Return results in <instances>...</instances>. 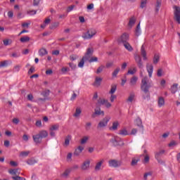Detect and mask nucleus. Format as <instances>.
Listing matches in <instances>:
<instances>
[{
    "label": "nucleus",
    "instance_id": "1",
    "mask_svg": "<svg viewBox=\"0 0 180 180\" xmlns=\"http://www.w3.org/2000/svg\"><path fill=\"white\" fill-rule=\"evenodd\" d=\"M151 85L150 84V82H148V77H145L141 80V89L146 94L148 92V89H150Z\"/></svg>",
    "mask_w": 180,
    "mask_h": 180
},
{
    "label": "nucleus",
    "instance_id": "2",
    "mask_svg": "<svg viewBox=\"0 0 180 180\" xmlns=\"http://www.w3.org/2000/svg\"><path fill=\"white\" fill-rule=\"evenodd\" d=\"M96 34V30L95 29H89L86 32H85L82 37L85 40H89Z\"/></svg>",
    "mask_w": 180,
    "mask_h": 180
},
{
    "label": "nucleus",
    "instance_id": "3",
    "mask_svg": "<svg viewBox=\"0 0 180 180\" xmlns=\"http://www.w3.org/2000/svg\"><path fill=\"white\" fill-rule=\"evenodd\" d=\"M110 142L115 147H117V146H124V145L123 140L122 139H120V137H119V136H115L110 141Z\"/></svg>",
    "mask_w": 180,
    "mask_h": 180
},
{
    "label": "nucleus",
    "instance_id": "4",
    "mask_svg": "<svg viewBox=\"0 0 180 180\" xmlns=\"http://www.w3.org/2000/svg\"><path fill=\"white\" fill-rule=\"evenodd\" d=\"M110 116H105V118L99 122L98 127H99V129H103L104 127H106V126H108V123L110 122Z\"/></svg>",
    "mask_w": 180,
    "mask_h": 180
},
{
    "label": "nucleus",
    "instance_id": "5",
    "mask_svg": "<svg viewBox=\"0 0 180 180\" xmlns=\"http://www.w3.org/2000/svg\"><path fill=\"white\" fill-rule=\"evenodd\" d=\"M136 102V94L134 92H131L126 99V103L127 105H133Z\"/></svg>",
    "mask_w": 180,
    "mask_h": 180
},
{
    "label": "nucleus",
    "instance_id": "6",
    "mask_svg": "<svg viewBox=\"0 0 180 180\" xmlns=\"http://www.w3.org/2000/svg\"><path fill=\"white\" fill-rule=\"evenodd\" d=\"M174 20L180 25V8L176 6L174 7Z\"/></svg>",
    "mask_w": 180,
    "mask_h": 180
},
{
    "label": "nucleus",
    "instance_id": "7",
    "mask_svg": "<svg viewBox=\"0 0 180 180\" xmlns=\"http://www.w3.org/2000/svg\"><path fill=\"white\" fill-rule=\"evenodd\" d=\"M94 53V49L89 48L87 49V51L86 53V54L84 55V56L82 58L86 62V61H89L91 60V57L92 56V54Z\"/></svg>",
    "mask_w": 180,
    "mask_h": 180
},
{
    "label": "nucleus",
    "instance_id": "8",
    "mask_svg": "<svg viewBox=\"0 0 180 180\" xmlns=\"http://www.w3.org/2000/svg\"><path fill=\"white\" fill-rule=\"evenodd\" d=\"M109 167H111L112 168H117L118 167H120L122 165V162L117 161L116 160H111L108 161Z\"/></svg>",
    "mask_w": 180,
    "mask_h": 180
},
{
    "label": "nucleus",
    "instance_id": "9",
    "mask_svg": "<svg viewBox=\"0 0 180 180\" xmlns=\"http://www.w3.org/2000/svg\"><path fill=\"white\" fill-rule=\"evenodd\" d=\"M134 59L139 68H141V69L144 68V65H143V61H141V57H140L139 55H135Z\"/></svg>",
    "mask_w": 180,
    "mask_h": 180
},
{
    "label": "nucleus",
    "instance_id": "10",
    "mask_svg": "<svg viewBox=\"0 0 180 180\" xmlns=\"http://www.w3.org/2000/svg\"><path fill=\"white\" fill-rule=\"evenodd\" d=\"M129 34L124 33L119 39H118V43H122L124 44V43H127V40H129Z\"/></svg>",
    "mask_w": 180,
    "mask_h": 180
},
{
    "label": "nucleus",
    "instance_id": "11",
    "mask_svg": "<svg viewBox=\"0 0 180 180\" xmlns=\"http://www.w3.org/2000/svg\"><path fill=\"white\" fill-rule=\"evenodd\" d=\"M165 153V150H160L159 152H157L155 155V158L157 160L159 164H164V162H162L161 160H160V157L162 155Z\"/></svg>",
    "mask_w": 180,
    "mask_h": 180
},
{
    "label": "nucleus",
    "instance_id": "12",
    "mask_svg": "<svg viewBox=\"0 0 180 180\" xmlns=\"http://www.w3.org/2000/svg\"><path fill=\"white\" fill-rule=\"evenodd\" d=\"M146 70L148 72L149 78H151V77H153V72H154V66H153L152 64L147 63Z\"/></svg>",
    "mask_w": 180,
    "mask_h": 180
},
{
    "label": "nucleus",
    "instance_id": "13",
    "mask_svg": "<svg viewBox=\"0 0 180 180\" xmlns=\"http://www.w3.org/2000/svg\"><path fill=\"white\" fill-rule=\"evenodd\" d=\"M119 126H120V122H119V121H115L112 122V126L110 127V130H111L112 131H116Z\"/></svg>",
    "mask_w": 180,
    "mask_h": 180
},
{
    "label": "nucleus",
    "instance_id": "14",
    "mask_svg": "<svg viewBox=\"0 0 180 180\" xmlns=\"http://www.w3.org/2000/svg\"><path fill=\"white\" fill-rule=\"evenodd\" d=\"M89 165H91V161L88 160L83 162L81 168L83 171H86L87 169H89Z\"/></svg>",
    "mask_w": 180,
    "mask_h": 180
},
{
    "label": "nucleus",
    "instance_id": "15",
    "mask_svg": "<svg viewBox=\"0 0 180 180\" xmlns=\"http://www.w3.org/2000/svg\"><path fill=\"white\" fill-rule=\"evenodd\" d=\"M158 108H162V106H165V99H164V97L162 96L158 97Z\"/></svg>",
    "mask_w": 180,
    "mask_h": 180
},
{
    "label": "nucleus",
    "instance_id": "16",
    "mask_svg": "<svg viewBox=\"0 0 180 180\" xmlns=\"http://www.w3.org/2000/svg\"><path fill=\"white\" fill-rule=\"evenodd\" d=\"M84 146H79L78 148H77L74 152V155L76 157H78L79 155H81V153L84 151Z\"/></svg>",
    "mask_w": 180,
    "mask_h": 180
},
{
    "label": "nucleus",
    "instance_id": "17",
    "mask_svg": "<svg viewBox=\"0 0 180 180\" xmlns=\"http://www.w3.org/2000/svg\"><path fill=\"white\" fill-rule=\"evenodd\" d=\"M102 78L97 77L95 79L94 82L93 83V86H96V88L101 86V84H102Z\"/></svg>",
    "mask_w": 180,
    "mask_h": 180
},
{
    "label": "nucleus",
    "instance_id": "18",
    "mask_svg": "<svg viewBox=\"0 0 180 180\" xmlns=\"http://www.w3.org/2000/svg\"><path fill=\"white\" fill-rule=\"evenodd\" d=\"M32 139L35 144H40V143H41L42 138L39 135V134L32 136Z\"/></svg>",
    "mask_w": 180,
    "mask_h": 180
},
{
    "label": "nucleus",
    "instance_id": "19",
    "mask_svg": "<svg viewBox=\"0 0 180 180\" xmlns=\"http://www.w3.org/2000/svg\"><path fill=\"white\" fill-rule=\"evenodd\" d=\"M141 54L144 61H147V60H148V58H147V52L146 51V49H144V45H142L141 48Z\"/></svg>",
    "mask_w": 180,
    "mask_h": 180
},
{
    "label": "nucleus",
    "instance_id": "20",
    "mask_svg": "<svg viewBox=\"0 0 180 180\" xmlns=\"http://www.w3.org/2000/svg\"><path fill=\"white\" fill-rule=\"evenodd\" d=\"M98 103H100V105H104L105 106V108H110V106H112V104L110 103H109V101H108V100H105L103 99L100 101H98Z\"/></svg>",
    "mask_w": 180,
    "mask_h": 180
},
{
    "label": "nucleus",
    "instance_id": "21",
    "mask_svg": "<svg viewBox=\"0 0 180 180\" xmlns=\"http://www.w3.org/2000/svg\"><path fill=\"white\" fill-rule=\"evenodd\" d=\"M118 134L120 136H129L130 134L127 131V129L124 127L119 131Z\"/></svg>",
    "mask_w": 180,
    "mask_h": 180
},
{
    "label": "nucleus",
    "instance_id": "22",
    "mask_svg": "<svg viewBox=\"0 0 180 180\" xmlns=\"http://www.w3.org/2000/svg\"><path fill=\"white\" fill-rule=\"evenodd\" d=\"M8 173L11 175H20V172H19V169H11L8 170Z\"/></svg>",
    "mask_w": 180,
    "mask_h": 180
},
{
    "label": "nucleus",
    "instance_id": "23",
    "mask_svg": "<svg viewBox=\"0 0 180 180\" xmlns=\"http://www.w3.org/2000/svg\"><path fill=\"white\" fill-rule=\"evenodd\" d=\"M144 154L146 155H144L143 158V164H148V162H150V156L148 155V154H147L146 150H144Z\"/></svg>",
    "mask_w": 180,
    "mask_h": 180
},
{
    "label": "nucleus",
    "instance_id": "24",
    "mask_svg": "<svg viewBox=\"0 0 180 180\" xmlns=\"http://www.w3.org/2000/svg\"><path fill=\"white\" fill-rule=\"evenodd\" d=\"M39 136H40L42 139H46L49 136V132L46 130L40 131L38 134Z\"/></svg>",
    "mask_w": 180,
    "mask_h": 180
},
{
    "label": "nucleus",
    "instance_id": "25",
    "mask_svg": "<svg viewBox=\"0 0 180 180\" xmlns=\"http://www.w3.org/2000/svg\"><path fill=\"white\" fill-rule=\"evenodd\" d=\"M71 174V169H67L65 172L61 174L62 178H68V175Z\"/></svg>",
    "mask_w": 180,
    "mask_h": 180
},
{
    "label": "nucleus",
    "instance_id": "26",
    "mask_svg": "<svg viewBox=\"0 0 180 180\" xmlns=\"http://www.w3.org/2000/svg\"><path fill=\"white\" fill-rule=\"evenodd\" d=\"M172 94H176L178 92V84H174L170 89Z\"/></svg>",
    "mask_w": 180,
    "mask_h": 180
},
{
    "label": "nucleus",
    "instance_id": "27",
    "mask_svg": "<svg viewBox=\"0 0 180 180\" xmlns=\"http://www.w3.org/2000/svg\"><path fill=\"white\" fill-rule=\"evenodd\" d=\"M46 54H48V52H47V50L44 48H42L41 49H39V55L41 56V57H43L44 56H46Z\"/></svg>",
    "mask_w": 180,
    "mask_h": 180
},
{
    "label": "nucleus",
    "instance_id": "28",
    "mask_svg": "<svg viewBox=\"0 0 180 180\" xmlns=\"http://www.w3.org/2000/svg\"><path fill=\"white\" fill-rule=\"evenodd\" d=\"M82 113V110L80 108H77L75 114L73 115L74 117H79Z\"/></svg>",
    "mask_w": 180,
    "mask_h": 180
},
{
    "label": "nucleus",
    "instance_id": "29",
    "mask_svg": "<svg viewBox=\"0 0 180 180\" xmlns=\"http://www.w3.org/2000/svg\"><path fill=\"white\" fill-rule=\"evenodd\" d=\"M138 79L139 78L137 77L134 76L130 80V85H131L132 86L136 85V84H137Z\"/></svg>",
    "mask_w": 180,
    "mask_h": 180
},
{
    "label": "nucleus",
    "instance_id": "30",
    "mask_svg": "<svg viewBox=\"0 0 180 180\" xmlns=\"http://www.w3.org/2000/svg\"><path fill=\"white\" fill-rule=\"evenodd\" d=\"M20 41L21 43H27V41H30V37L27 36L22 37L20 39Z\"/></svg>",
    "mask_w": 180,
    "mask_h": 180
},
{
    "label": "nucleus",
    "instance_id": "31",
    "mask_svg": "<svg viewBox=\"0 0 180 180\" xmlns=\"http://www.w3.org/2000/svg\"><path fill=\"white\" fill-rule=\"evenodd\" d=\"M102 164H103V160H101L100 162H97L95 166V170L99 171L101 167H102Z\"/></svg>",
    "mask_w": 180,
    "mask_h": 180
},
{
    "label": "nucleus",
    "instance_id": "32",
    "mask_svg": "<svg viewBox=\"0 0 180 180\" xmlns=\"http://www.w3.org/2000/svg\"><path fill=\"white\" fill-rule=\"evenodd\" d=\"M124 44V46L128 51H133V47H131V45L129 42H125Z\"/></svg>",
    "mask_w": 180,
    "mask_h": 180
},
{
    "label": "nucleus",
    "instance_id": "33",
    "mask_svg": "<svg viewBox=\"0 0 180 180\" xmlns=\"http://www.w3.org/2000/svg\"><path fill=\"white\" fill-rule=\"evenodd\" d=\"M135 34L136 36H140V34H141V28L140 27V22L136 26Z\"/></svg>",
    "mask_w": 180,
    "mask_h": 180
},
{
    "label": "nucleus",
    "instance_id": "34",
    "mask_svg": "<svg viewBox=\"0 0 180 180\" xmlns=\"http://www.w3.org/2000/svg\"><path fill=\"white\" fill-rule=\"evenodd\" d=\"M160 61V53H155L153 57V64H158Z\"/></svg>",
    "mask_w": 180,
    "mask_h": 180
},
{
    "label": "nucleus",
    "instance_id": "35",
    "mask_svg": "<svg viewBox=\"0 0 180 180\" xmlns=\"http://www.w3.org/2000/svg\"><path fill=\"white\" fill-rule=\"evenodd\" d=\"M137 72V68H134L133 69H130L128 70L127 75H134Z\"/></svg>",
    "mask_w": 180,
    "mask_h": 180
},
{
    "label": "nucleus",
    "instance_id": "36",
    "mask_svg": "<svg viewBox=\"0 0 180 180\" xmlns=\"http://www.w3.org/2000/svg\"><path fill=\"white\" fill-rule=\"evenodd\" d=\"M160 8H161V0H158L156 2V6H155V12L158 13L160 12Z\"/></svg>",
    "mask_w": 180,
    "mask_h": 180
},
{
    "label": "nucleus",
    "instance_id": "37",
    "mask_svg": "<svg viewBox=\"0 0 180 180\" xmlns=\"http://www.w3.org/2000/svg\"><path fill=\"white\" fill-rule=\"evenodd\" d=\"M120 72V68H117L112 72V78H116L117 77V75Z\"/></svg>",
    "mask_w": 180,
    "mask_h": 180
},
{
    "label": "nucleus",
    "instance_id": "38",
    "mask_svg": "<svg viewBox=\"0 0 180 180\" xmlns=\"http://www.w3.org/2000/svg\"><path fill=\"white\" fill-rule=\"evenodd\" d=\"M116 89H117V86H116V84L112 85L109 94H110V95H113V94L116 92Z\"/></svg>",
    "mask_w": 180,
    "mask_h": 180
},
{
    "label": "nucleus",
    "instance_id": "39",
    "mask_svg": "<svg viewBox=\"0 0 180 180\" xmlns=\"http://www.w3.org/2000/svg\"><path fill=\"white\" fill-rule=\"evenodd\" d=\"M8 64H9V60H4L0 63V68H4L5 67H8Z\"/></svg>",
    "mask_w": 180,
    "mask_h": 180
},
{
    "label": "nucleus",
    "instance_id": "40",
    "mask_svg": "<svg viewBox=\"0 0 180 180\" xmlns=\"http://www.w3.org/2000/svg\"><path fill=\"white\" fill-rule=\"evenodd\" d=\"M136 23V18L132 17L129 19V26L133 27V25Z\"/></svg>",
    "mask_w": 180,
    "mask_h": 180
},
{
    "label": "nucleus",
    "instance_id": "41",
    "mask_svg": "<svg viewBox=\"0 0 180 180\" xmlns=\"http://www.w3.org/2000/svg\"><path fill=\"white\" fill-rule=\"evenodd\" d=\"M94 114L95 115H101L102 116L105 115V112L101 110V108L96 109Z\"/></svg>",
    "mask_w": 180,
    "mask_h": 180
},
{
    "label": "nucleus",
    "instance_id": "42",
    "mask_svg": "<svg viewBox=\"0 0 180 180\" xmlns=\"http://www.w3.org/2000/svg\"><path fill=\"white\" fill-rule=\"evenodd\" d=\"M89 140V136H84L82 139H81V144H86V141Z\"/></svg>",
    "mask_w": 180,
    "mask_h": 180
},
{
    "label": "nucleus",
    "instance_id": "43",
    "mask_svg": "<svg viewBox=\"0 0 180 180\" xmlns=\"http://www.w3.org/2000/svg\"><path fill=\"white\" fill-rule=\"evenodd\" d=\"M59 127H60V125L54 124L50 127L49 130H53V131H57V130H58Z\"/></svg>",
    "mask_w": 180,
    "mask_h": 180
},
{
    "label": "nucleus",
    "instance_id": "44",
    "mask_svg": "<svg viewBox=\"0 0 180 180\" xmlns=\"http://www.w3.org/2000/svg\"><path fill=\"white\" fill-rule=\"evenodd\" d=\"M85 63H86V61L82 58V60H80V62L78 64L79 68H83L84 65L85 64Z\"/></svg>",
    "mask_w": 180,
    "mask_h": 180
},
{
    "label": "nucleus",
    "instance_id": "45",
    "mask_svg": "<svg viewBox=\"0 0 180 180\" xmlns=\"http://www.w3.org/2000/svg\"><path fill=\"white\" fill-rule=\"evenodd\" d=\"M30 154V151H22L20 153V157H27Z\"/></svg>",
    "mask_w": 180,
    "mask_h": 180
},
{
    "label": "nucleus",
    "instance_id": "46",
    "mask_svg": "<svg viewBox=\"0 0 180 180\" xmlns=\"http://www.w3.org/2000/svg\"><path fill=\"white\" fill-rule=\"evenodd\" d=\"M70 140H71V136H68L67 138L65 140V146L68 147V146H70Z\"/></svg>",
    "mask_w": 180,
    "mask_h": 180
},
{
    "label": "nucleus",
    "instance_id": "47",
    "mask_svg": "<svg viewBox=\"0 0 180 180\" xmlns=\"http://www.w3.org/2000/svg\"><path fill=\"white\" fill-rule=\"evenodd\" d=\"M135 124H136V126H139V127H140V126H141V119L140 118H136V120L134 121Z\"/></svg>",
    "mask_w": 180,
    "mask_h": 180
},
{
    "label": "nucleus",
    "instance_id": "48",
    "mask_svg": "<svg viewBox=\"0 0 180 180\" xmlns=\"http://www.w3.org/2000/svg\"><path fill=\"white\" fill-rule=\"evenodd\" d=\"M140 161V159H136V158H134L131 162V165L134 167V165H137V162H139Z\"/></svg>",
    "mask_w": 180,
    "mask_h": 180
},
{
    "label": "nucleus",
    "instance_id": "49",
    "mask_svg": "<svg viewBox=\"0 0 180 180\" xmlns=\"http://www.w3.org/2000/svg\"><path fill=\"white\" fill-rule=\"evenodd\" d=\"M178 145V143H176V141H172L169 144H168V146L170 147V148H172V147H175V146H177Z\"/></svg>",
    "mask_w": 180,
    "mask_h": 180
},
{
    "label": "nucleus",
    "instance_id": "50",
    "mask_svg": "<svg viewBox=\"0 0 180 180\" xmlns=\"http://www.w3.org/2000/svg\"><path fill=\"white\" fill-rule=\"evenodd\" d=\"M58 26H60V22H53L51 25V29H56V27H58Z\"/></svg>",
    "mask_w": 180,
    "mask_h": 180
},
{
    "label": "nucleus",
    "instance_id": "51",
    "mask_svg": "<svg viewBox=\"0 0 180 180\" xmlns=\"http://www.w3.org/2000/svg\"><path fill=\"white\" fill-rule=\"evenodd\" d=\"M27 164H28V165H34V164H36V160L33 159L28 160Z\"/></svg>",
    "mask_w": 180,
    "mask_h": 180
},
{
    "label": "nucleus",
    "instance_id": "52",
    "mask_svg": "<svg viewBox=\"0 0 180 180\" xmlns=\"http://www.w3.org/2000/svg\"><path fill=\"white\" fill-rule=\"evenodd\" d=\"M12 179H13V180H26V179L25 177H21L19 176H13Z\"/></svg>",
    "mask_w": 180,
    "mask_h": 180
},
{
    "label": "nucleus",
    "instance_id": "53",
    "mask_svg": "<svg viewBox=\"0 0 180 180\" xmlns=\"http://www.w3.org/2000/svg\"><path fill=\"white\" fill-rule=\"evenodd\" d=\"M13 71L14 72H19V71H20V65H15L13 68Z\"/></svg>",
    "mask_w": 180,
    "mask_h": 180
},
{
    "label": "nucleus",
    "instance_id": "54",
    "mask_svg": "<svg viewBox=\"0 0 180 180\" xmlns=\"http://www.w3.org/2000/svg\"><path fill=\"white\" fill-rule=\"evenodd\" d=\"M77 58H78V56H77V55H72L70 57V60L71 61H75V60H77Z\"/></svg>",
    "mask_w": 180,
    "mask_h": 180
},
{
    "label": "nucleus",
    "instance_id": "55",
    "mask_svg": "<svg viewBox=\"0 0 180 180\" xmlns=\"http://www.w3.org/2000/svg\"><path fill=\"white\" fill-rule=\"evenodd\" d=\"M41 0H33V6H39Z\"/></svg>",
    "mask_w": 180,
    "mask_h": 180
},
{
    "label": "nucleus",
    "instance_id": "56",
    "mask_svg": "<svg viewBox=\"0 0 180 180\" xmlns=\"http://www.w3.org/2000/svg\"><path fill=\"white\" fill-rule=\"evenodd\" d=\"M148 176H151V172H147L143 175V179L147 180Z\"/></svg>",
    "mask_w": 180,
    "mask_h": 180
},
{
    "label": "nucleus",
    "instance_id": "57",
    "mask_svg": "<svg viewBox=\"0 0 180 180\" xmlns=\"http://www.w3.org/2000/svg\"><path fill=\"white\" fill-rule=\"evenodd\" d=\"M37 13V11L31 10L30 11H27V15H36Z\"/></svg>",
    "mask_w": 180,
    "mask_h": 180
},
{
    "label": "nucleus",
    "instance_id": "58",
    "mask_svg": "<svg viewBox=\"0 0 180 180\" xmlns=\"http://www.w3.org/2000/svg\"><path fill=\"white\" fill-rule=\"evenodd\" d=\"M117 96L115 94H111V96L110 97V102L113 103L115 102V99H116Z\"/></svg>",
    "mask_w": 180,
    "mask_h": 180
},
{
    "label": "nucleus",
    "instance_id": "59",
    "mask_svg": "<svg viewBox=\"0 0 180 180\" xmlns=\"http://www.w3.org/2000/svg\"><path fill=\"white\" fill-rule=\"evenodd\" d=\"M34 96L33 94H30L27 95V99L28 101H30V102H33V99H34Z\"/></svg>",
    "mask_w": 180,
    "mask_h": 180
},
{
    "label": "nucleus",
    "instance_id": "60",
    "mask_svg": "<svg viewBox=\"0 0 180 180\" xmlns=\"http://www.w3.org/2000/svg\"><path fill=\"white\" fill-rule=\"evenodd\" d=\"M46 101V98H38L37 100V103H39V105H40V103H43Z\"/></svg>",
    "mask_w": 180,
    "mask_h": 180
},
{
    "label": "nucleus",
    "instance_id": "61",
    "mask_svg": "<svg viewBox=\"0 0 180 180\" xmlns=\"http://www.w3.org/2000/svg\"><path fill=\"white\" fill-rule=\"evenodd\" d=\"M30 26V22H24L22 24V27H26L27 29Z\"/></svg>",
    "mask_w": 180,
    "mask_h": 180
},
{
    "label": "nucleus",
    "instance_id": "62",
    "mask_svg": "<svg viewBox=\"0 0 180 180\" xmlns=\"http://www.w3.org/2000/svg\"><path fill=\"white\" fill-rule=\"evenodd\" d=\"M69 66L70 67V68L72 70H75L77 68V65L72 63H69Z\"/></svg>",
    "mask_w": 180,
    "mask_h": 180
},
{
    "label": "nucleus",
    "instance_id": "63",
    "mask_svg": "<svg viewBox=\"0 0 180 180\" xmlns=\"http://www.w3.org/2000/svg\"><path fill=\"white\" fill-rule=\"evenodd\" d=\"M22 140L23 141H29V136H27V134H24L22 136Z\"/></svg>",
    "mask_w": 180,
    "mask_h": 180
},
{
    "label": "nucleus",
    "instance_id": "64",
    "mask_svg": "<svg viewBox=\"0 0 180 180\" xmlns=\"http://www.w3.org/2000/svg\"><path fill=\"white\" fill-rule=\"evenodd\" d=\"M19 122H20V120H19L18 118H14V119H13V123L14 124H19Z\"/></svg>",
    "mask_w": 180,
    "mask_h": 180
}]
</instances>
